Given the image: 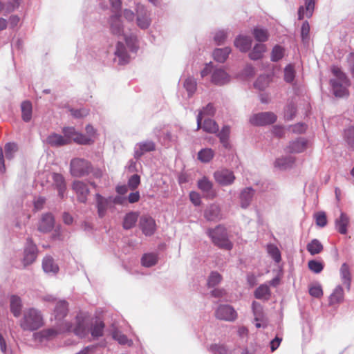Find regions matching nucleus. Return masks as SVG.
Instances as JSON below:
<instances>
[{
  "instance_id": "obj_1",
  "label": "nucleus",
  "mask_w": 354,
  "mask_h": 354,
  "mask_svg": "<svg viewBox=\"0 0 354 354\" xmlns=\"http://www.w3.org/2000/svg\"><path fill=\"white\" fill-rule=\"evenodd\" d=\"M44 324V317L40 310L35 308H29L24 310L19 320V326L23 330L34 331Z\"/></svg>"
},
{
  "instance_id": "obj_2",
  "label": "nucleus",
  "mask_w": 354,
  "mask_h": 354,
  "mask_svg": "<svg viewBox=\"0 0 354 354\" xmlns=\"http://www.w3.org/2000/svg\"><path fill=\"white\" fill-rule=\"evenodd\" d=\"M331 71L335 76L330 82L334 95L339 97L348 96V87L350 86L348 79L337 66H333Z\"/></svg>"
},
{
  "instance_id": "obj_3",
  "label": "nucleus",
  "mask_w": 354,
  "mask_h": 354,
  "mask_svg": "<svg viewBox=\"0 0 354 354\" xmlns=\"http://www.w3.org/2000/svg\"><path fill=\"white\" fill-rule=\"evenodd\" d=\"M111 6L113 15L109 19V28L112 34L115 35H122L124 26L121 20V5L120 0H109Z\"/></svg>"
},
{
  "instance_id": "obj_4",
  "label": "nucleus",
  "mask_w": 354,
  "mask_h": 354,
  "mask_svg": "<svg viewBox=\"0 0 354 354\" xmlns=\"http://www.w3.org/2000/svg\"><path fill=\"white\" fill-rule=\"evenodd\" d=\"M68 324L72 326L68 332L72 331L79 337L84 338L89 334L92 319L86 313L80 312L75 317L74 324Z\"/></svg>"
},
{
  "instance_id": "obj_5",
  "label": "nucleus",
  "mask_w": 354,
  "mask_h": 354,
  "mask_svg": "<svg viewBox=\"0 0 354 354\" xmlns=\"http://www.w3.org/2000/svg\"><path fill=\"white\" fill-rule=\"evenodd\" d=\"M207 234L213 243L218 248L227 250L232 248L233 244L228 239L226 229L224 227L218 225L214 229H209Z\"/></svg>"
},
{
  "instance_id": "obj_6",
  "label": "nucleus",
  "mask_w": 354,
  "mask_h": 354,
  "mask_svg": "<svg viewBox=\"0 0 354 354\" xmlns=\"http://www.w3.org/2000/svg\"><path fill=\"white\" fill-rule=\"evenodd\" d=\"M71 327L72 326L68 323L64 324H64L56 323L55 327L44 329L36 333L35 335V338L41 342L44 340H50L61 333L68 332L71 330Z\"/></svg>"
},
{
  "instance_id": "obj_7",
  "label": "nucleus",
  "mask_w": 354,
  "mask_h": 354,
  "mask_svg": "<svg viewBox=\"0 0 354 354\" xmlns=\"http://www.w3.org/2000/svg\"><path fill=\"white\" fill-rule=\"evenodd\" d=\"M90 163L82 158H75L71 162V174L73 176L81 177L88 174Z\"/></svg>"
},
{
  "instance_id": "obj_8",
  "label": "nucleus",
  "mask_w": 354,
  "mask_h": 354,
  "mask_svg": "<svg viewBox=\"0 0 354 354\" xmlns=\"http://www.w3.org/2000/svg\"><path fill=\"white\" fill-rule=\"evenodd\" d=\"M64 138L68 141V144L71 140L80 145H90L91 138L78 133L74 127H64L62 130Z\"/></svg>"
},
{
  "instance_id": "obj_9",
  "label": "nucleus",
  "mask_w": 354,
  "mask_h": 354,
  "mask_svg": "<svg viewBox=\"0 0 354 354\" xmlns=\"http://www.w3.org/2000/svg\"><path fill=\"white\" fill-rule=\"evenodd\" d=\"M277 120V115L272 112H262L252 115L250 122L255 126H264L274 123Z\"/></svg>"
},
{
  "instance_id": "obj_10",
  "label": "nucleus",
  "mask_w": 354,
  "mask_h": 354,
  "mask_svg": "<svg viewBox=\"0 0 354 354\" xmlns=\"http://www.w3.org/2000/svg\"><path fill=\"white\" fill-rule=\"evenodd\" d=\"M214 178L216 182L222 186L232 185L236 178L233 171L227 169H220L216 171Z\"/></svg>"
},
{
  "instance_id": "obj_11",
  "label": "nucleus",
  "mask_w": 354,
  "mask_h": 354,
  "mask_svg": "<svg viewBox=\"0 0 354 354\" xmlns=\"http://www.w3.org/2000/svg\"><path fill=\"white\" fill-rule=\"evenodd\" d=\"M216 318L232 322L237 317V313L236 310L230 305H221L219 306L215 312Z\"/></svg>"
},
{
  "instance_id": "obj_12",
  "label": "nucleus",
  "mask_w": 354,
  "mask_h": 354,
  "mask_svg": "<svg viewBox=\"0 0 354 354\" xmlns=\"http://www.w3.org/2000/svg\"><path fill=\"white\" fill-rule=\"evenodd\" d=\"M95 199L97 214L100 218H103L106 215L107 210L113 207L111 196L106 198L97 193L95 195Z\"/></svg>"
},
{
  "instance_id": "obj_13",
  "label": "nucleus",
  "mask_w": 354,
  "mask_h": 354,
  "mask_svg": "<svg viewBox=\"0 0 354 354\" xmlns=\"http://www.w3.org/2000/svg\"><path fill=\"white\" fill-rule=\"evenodd\" d=\"M68 312V304L65 300H59L55 303L53 316L57 324H66L63 319Z\"/></svg>"
},
{
  "instance_id": "obj_14",
  "label": "nucleus",
  "mask_w": 354,
  "mask_h": 354,
  "mask_svg": "<svg viewBox=\"0 0 354 354\" xmlns=\"http://www.w3.org/2000/svg\"><path fill=\"white\" fill-rule=\"evenodd\" d=\"M72 189L75 192L77 200L85 203L90 192L88 185L82 181L75 180L73 183Z\"/></svg>"
},
{
  "instance_id": "obj_15",
  "label": "nucleus",
  "mask_w": 354,
  "mask_h": 354,
  "mask_svg": "<svg viewBox=\"0 0 354 354\" xmlns=\"http://www.w3.org/2000/svg\"><path fill=\"white\" fill-rule=\"evenodd\" d=\"M156 149V145L151 140H146L137 143L134 147V158L139 159L143 154Z\"/></svg>"
},
{
  "instance_id": "obj_16",
  "label": "nucleus",
  "mask_w": 354,
  "mask_h": 354,
  "mask_svg": "<svg viewBox=\"0 0 354 354\" xmlns=\"http://www.w3.org/2000/svg\"><path fill=\"white\" fill-rule=\"evenodd\" d=\"M37 249L31 240H28L24 250V264L25 266L32 263L37 258Z\"/></svg>"
},
{
  "instance_id": "obj_17",
  "label": "nucleus",
  "mask_w": 354,
  "mask_h": 354,
  "mask_svg": "<svg viewBox=\"0 0 354 354\" xmlns=\"http://www.w3.org/2000/svg\"><path fill=\"white\" fill-rule=\"evenodd\" d=\"M150 13L143 6L138 7L137 25L142 29H147L151 24Z\"/></svg>"
},
{
  "instance_id": "obj_18",
  "label": "nucleus",
  "mask_w": 354,
  "mask_h": 354,
  "mask_svg": "<svg viewBox=\"0 0 354 354\" xmlns=\"http://www.w3.org/2000/svg\"><path fill=\"white\" fill-rule=\"evenodd\" d=\"M140 225L146 236L152 235L156 230L155 221L149 216H142L140 218Z\"/></svg>"
},
{
  "instance_id": "obj_19",
  "label": "nucleus",
  "mask_w": 354,
  "mask_h": 354,
  "mask_svg": "<svg viewBox=\"0 0 354 354\" xmlns=\"http://www.w3.org/2000/svg\"><path fill=\"white\" fill-rule=\"evenodd\" d=\"M55 224V220L51 214L47 213L42 216L39 225L38 230L43 232L47 233L50 232Z\"/></svg>"
},
{
  "instance_id": "obj_20",
  "label": "nucleus",
  "mask_w": 354,
  "mask_h": 354,
  "mask_svg": "<svg viewBox=\"0 0 354 354\" xmlns=\"http://www.w3.org/2000/svg\"><path fill=\"white\" fill-rule=\"evenodd\" d=\"M230 81V75L222 68L215 69L212 75V82L216 85L222 86Z\"/></svg>"
},
{
  "instance_id": "obj_21",
  "label": "nucleus",
  "mask_w": 354,
  "mask_h": 354,
  "mask_svg": "<svg viewBox=\"0 0 354 354\" xmlns=\"http://www.w3.org/2000/svg\"><path fill=\"white\" fill-rule=\"evenodd\" d=\"M308 140L304 138H299L290 142L288 147V151L290 153H301L308 147Z\"/></svg>"
},
{
  "instance_id": "obj_22",
  "label": "nucleus",
  "mask_w": 354,
  "mask_h": 354,
  "mask_svg": "<svg viewBox=\"0 0 354 354\" xmlns=\"http://www.w3.org/2000/svg\"><path fill=\"white\" fill-rule=\"evenodd\" d=\"M116 59L119 64L124 65L129 62V55L124 46V44L122 41H118L116 46V50L115 52Z\"/></svg>"
},
{
  "instance_id": "obj_23",
  "label": "nucleus",
  "mask_w": 354,
  "mask_h": 354,
  "mask_svg": "<svg viewBox=\"0 0 354 354\" xmlns=\"http://www.w3.org/2000/svg\"><path fill=\"white\" fill-rule=\"evenodd\" d=\"M350 219L348 215L344 212H341L339 218L335 221V229L342 234L347 233V227L349 225Z\"/></svg>"
},
{
  "instance_id": "obj_24",
  "label": "nucleus",
  "mask_w": 354,
  "mask_h": 354,
  "mask_svg": "<svg viewBox=\"0 0 354 354\" xmlns=\"http://www.w3.org/2000/svg\"><path fill=\"white\" fill-rule=\"evenodd\" d=\"M305 7L300 6L298 10V18L299 20L304 17L310 18L313 13L315 8V0H304Z\"/></svg>"
},
{
  "instance_id": "obj_25",
  "label": "nucleus",
  "mask_w": 354,
  "mask_h": 354,
  "mask_svg": "<svg viewBox=\"0 0 354 354\" xmlns=\"http://www.w3.org/2000/svg\"><path fill=\"white\" fill-rule=\"evenodd\" d=\"M198 188L206 195L208 198H214L215 193L212 189V183L205 176L203 177L198 181Z\"/></svg>"
},
{
  "instance_id": "obj_26",
  "label": "nucleus",
  "mask_w": 354,
  "mask_h": 354,
  "mask_svg": "<svg viewBox=\"0 0 354 354\" xmlns=\"http://www.w3.org/2000/svg\"><path fill=\"white\" fill-rule=\"evenodd\" d=\"M23 304L21 298L17 295H11L10 297V308L14 317H19L21 313Z\"/></svg>"
},
{
  "instance_id": "obj_27",
  "label": "nucleus",
  "mask_w": 354,
  "mask_h": 354,
  "mask_svg": "<svg viewBox=\"0 0 354 354\" xmlns=\"http://www.w3.org/2000/svg\"><path fill=\"white\" fill-rule=\"evenodd\" d=\"M52 179L53 185L57 189L59 196L63 198L66 190V183L64 176L59 174L53 173L52 174Z\"/></svg>"
},
{
  "instance_id": "obj_28",
  "label": "nucleus",
  "mask_w": 354,
  "mask_h": 354,
  "mask_svg": "<svg viewBox=\"0 0 354 354\" xmlns=\"http://www.w3.org/2000/svg\"><path fill=\"white\" fill-rule=\"evenodd\" d=\"M250 37L239 35L234 40V46L241 52L248 51L252 46Z\"/></svg>"
},
{
  "instance_id": "obj_29",
  "label": "nucleus",
  "mask_w": 354,
  "mask_h": 354,
  "mask_svg": "<svg viewBox=\"0 0 354 354\" xmlns=\"http://www.w3.org/2000/svg\"><path fill=\"white\" fill-rule=\"evenodd\" d=\"M42 268L45 272L55 274L58 272L59 267L50 256H46L42 261Z\"/></svg>"
},
{
  "instance_id": "obj_30",
  "label": "nucleus",
  "mask_w": 354,
  "mask_h": 354,
  "mask_svg": "<svg viewBox=\"0 0 354 354\" xmlns=\"http://www.w3.org/2000/svg\"><path fill=\"white\" fill-rule=\"evenodd\" d=\"M254 190L251 187L243 189L240 194V203L242 208H247L251 203Z\"/></svg>"
},
{
  "instance_id": "obj_31",
  "label": "nucleus",
  "mask_w": 354,
  "mask_h": 354,
  "mask_svg": "<svg viewBox=\"0 0 354 354\" xmlns=\"http://www.w3.org/2000/svg\"><path fill=\"white\" fill-rule=\"evenodd\" d=\"M46 142L48 145L52 147H60L68 145V141L66 138H64L62 135L55 133L50 134L46 138Z\"/></svg>"
},
{
  "instance_id": "obj_32",
  "label": "nucleus",
  "mask_w": 354,
  "mask_h": 354,
  "mask_svg": "<svg viewBox=\"0 0 354 354\" xmlns=\"http://www.w3.org/2000/svg\"><path fill=\"white\" fill-rule=\"evenodd\" d=\"M339 274L342 283L346 286L348 290H350L351 283V273L349 266L344 263L340 268Z\"/></svg>"
},
{
  "instance_id": "obj_33",
  "label": "nucleus",
  "mask_w": 354,
  "mask_h": 354,
  "mask_svg": "<svg viewBox=\"0 0 354 354\" xmlns=\"http://www.w3.org/2000/svg\"><path fill=\"white\" fill-rule=\"evenodd\" d=\"M344 297L343 288L340 285H338L329 297V304L333 306L339 304L344 301Z\"/></svg>"
},
{
  "instance_id": "obj_34",
  "label": "nucleus",
  "mask_w": 354,
  "mask_h": 354,
  "mask_svg": "<svg viewBox=\"0 0 354 354\" xmlns=\"http://www.w3.org/2000/svg\"><path fill=\"white\" fill-rule=\"evenodd\" d=\"M216 112L214 106L209 103L202 110H201L197 115V129L201 127V122L205 116H213Z\"/></svg>"
},
{
  "instance_id": "obj_35",
  "label": "nucleus",
  "mask_w": 354,
  "mask_h": 354,
  "mask_svg": "<svg viewBox=\"0 0 354 354\" xmlns=\"http://www.w3.org/2000/svg\"><path fill=\"white\" fill-rule=\"evenodd\" d=\"M295 162V158L292 156H286L277 158L274 162V167L281 169L285 170L292 166Z\"/></svg>"
},
{
  "instance_id": "obj_36",
  "label": "nucleus",
  "mask_w": 354,
  "mask_h": 354,
  "mask_svg": "<svg viewBox=\"0 0 354 354\" xmlns=\"http://www.w3.org/2000/svg\"><path fill=\"white\" fill-rule=\"evenodd\" d=\"M204 131L209 133H216L218 131V125L212 119H205L203 122L201 124V127Z\"/></svg>"
},
{
  "instance_id": "obj_37",
  "label": "nucleus",
  "mask_w": 354,
  "mask_h": 354,
  "mask_svg": "<svg viewBox=\"0 0 354 354\" xmlns=\"http://www.w3.org/2000/svg\"><path fill=\"white\" fill-rule=\"evenodd\" d=\"M104 324L100 320L92 321V325L90 326L89 333L93 338H97L102 336Z\"/></svg>"
},
{
  "instance_id": "obj_38",
  "label": "nucleus",
  "mask_w": 354,
  "mask_h": 354,
  "mask_svg": "<svg viewBox=\"0 0 354 354\" xmlns=\"http://www.w3.org/2000/svg\"><path fill=\"white\" fill-rule=\"evenodd\" d=\"M230 53L231 49L229 47L216 48L213 52V56L216 61L223 63L227 59Z\"/></svg>"
},
{
  "instance_id": "obj_39",
  "label": "nucleus",
  "mask_w": 354,
  "mask_h": 354,
  "mask_svg": "<svg viewBox=\"0 0 354 354\" xmlns=\"http://www.w3.org/2000/svg\"><path fill=\"white\" fill-rule=\"evenodd\" d=\"M205 218L209 221H216L220 218V208L217 205H211L205 212Z\"/></svg>"
},
{
  "instance_id": "obj_40",
  "label": "nucleus",
  "mask_w": 354,
  "mask_h": 354,
  "mask_svg": "<svg viewBox=\"0 0 354 354\" xmlns=\"http://www.w3.org/2000/svg\"><path fill=\"white\" fill-rule=\"evenodd\" d=\"M221 143L225 148L230 147L229 137L230 134V127L227 125L224 126L221 131L217 132Z\"/></svg>"
},
{
  "instance_id": "obj_41",
  "label": "nucleus",
  "mask_w": 354,
  "mask_h": 354,
  "mask_svg": "<svg viewBox=\"0 0 354 354\" xmlns=\"http://www.w3.org/2000/svg\"><path fill=\"white\" fill-rule=\"evenodd\" d=\"M158 256L155 253H146L141 259V263L144 267L149 268L156 264Z\"/></svg>"
},
{
  "instance_id": "obj_42",
  "label": "nucleus",
  "mask_w": 354,
  "mask_h": 354,
  "mask_svg": "<svg viewBox=\"0 0 354 354\" xmlns=\"http://www.w3.org/2000/svg\"><path fill=\"white\" fill-rule=\"evenodd\" d=\"M138 214L136 212H129L126 214L123 221V227L126 230L132 228L138 221Z\"/></svg>"
},
{
  "instance_id": "obj_43",
  "label": "nucleus",
  "mask_w": 354,
  "mask_h": 354,
  "mask_svg": "<svg viewBox=\"0 0 354 354\" xmlns=\"http://www.w3.org/2000/svg\"><path fill=\"white\" fill-rule=\"evenodd\" d=\"M21 116L25 122H29L32 118V104L29 101H24L21 103Z\"/></svg>"
},
{
  "instance_id": "obj_44",
  "label": "nucleus",
  "mask_w": 354,
  "mask_h": 354,
  "mask_svg": "<svg viewBox=\"0 0 354 354\" xmlns=\"http://www.w3.org/2000/svg\"><path fill=\"white\" fill-rule=\"evenodd\" d=\"M271 82V77L269 75H260L254 84L255 88L260 91L265 90Z\"/></svg>"
},
{
  "instance_id": "obj_45",
  "label": "nucleus",
  "mask_w": 354,
  "mask_h": 354,
  "mask_svg": "<svg viewBox=\"0 0 354 354\" xmlns=\"http://www.w3.org/2000/svg\"><path fill=\"white\" fill-rule=\"evenodd\" d=\"M214 156V151L209 148L201 149L198 153V158L202 162H209Z\"/></svg>"
},
{
  "instance_id": "obj_46",
  "label": "nucleus",
  "mask_w": 354,
  "mask_h": 354,
  "mask_svg": "<svg viewBox=\"0 0 354 354\" xmlns=\"http://www.w3.org/2000/svg\"><path fill=\"white\" fill-rule=\"evenodd\" d=\"M270 295L269 286L267 284H262L254 291V297L259 299H268Z\"/></svg>"
},
{
  "instance_id": "obj_47",
  "label": "nucleus",
  "mask_w": 354,
  "mask_h": 354,
  "mask_svg": "<svg viewBox=\"0 0 354 354\" xmlns=\"http://www.w3.org/2000/svg\"><path fill=\"white\" fill-rule=\"evenodd\" d=\"M266 48L264 44H256L253 48L252 52L249 54L250 58L253 60H257L263 57Z\"/></svg>"
},
{
  "instance_id": "obj_48",
  "label": "nucleus",
  "mask_w": 354,
  "mask_h": 354,
  "mask_svg": "<svg viewBox=\"0 0 354 354\" xmlns=\"http://www.w3.org/2000/svg\"><path fill=\"white\" fill-rule=\"evenodd\" d=\"M307 250L311 255H315L323 250V245L319 240L313 239L307 245Z\"/></svg>"
},
{
  "instance_id": "obj_49",
  "label": "nucleus",
  "mask_w": 354,
  "mask_h": 354,
  "mask_svg": "<svg viewBox=\"0 0 354 354\" xmlns=\"http://www.w3.org/2000/svg\"><path fill=\"white\" fill-rule=\"evenodd\" d=\"M252 310L254 315L255 322H264V315L263 313V308L260 304L257 301L252 303Z\"/></svg>"
},
{
  "instance_id": "obj_50",
  "label": "nucleus",
  "mask_w": 354,
  "mask_h": 354,
  "mask_svg": "<svg viewBox=\"0 0 354 354\" xmlns=\"http://www.w3.org/2000/svg\"><path fill=\"white\" fill-rule=\"evenodd\" d=\"M125 43L131 52L135 53L138 50V39L135 35H124Z\"/></svg>"
},
{
  "instance_id": "obj_51",
  "label": "nucleus",
  "mask_w": 354,
  "mask_h": 354,
  "mask_svg": "<svg viewBox=\"0 0 354 354\" xmlns=\"http://www.w3.org/2000/svg\"><path fill=\"white\" fill-rule=\"evenodd\" d=\"M4 149L6 158L9 160L14 158L15 153L18 150L17 145L13 142L7 143L5 145Z\"/></svg>"
},
{
  "instance_id": "obj_52",
  "label": "nucleus",
  "mask_w": 354,
  "mask_h": 354,
  "mask_svg": "<svg viewBox=\"0 0 354 354\" xmlns=\"http://www.w3.org/2000/svg\"><path fill=\"white\" fill-rule=\"evenodd\" d=\"M208 350L213 354H230V350L223 344H211Z\"/></svg>"
},
{
  "instance_id": "obj_53",
  "label": "nucleus",
  "mask_w": 354,
  "mask_h": 354,
  "mask_svg": "<svg viewBox=\"0 0 354 354\" xmlns=\"http://www.w3.org/2000/svg\"><path fill=\"white\" fill-rule=\"evenodd\" d=\"M267 251L276 263H279L281 261V253L276 245L273 244L268 245Z\"/></svg>"
},
{
  "instance_id": "obj_54",
  "label": "nucleus",
  "mask_w": 354,
  "mask_h": 354,
  "mask_svg": "<svg viewBox=\"0 0 354 354\" xmlns=\"http://www.w3.org/2000/svg\"><path fill=\"white\" fill-rule=\"evenodd\" d=\"M184 87L188 93L189 96H192L196 90V82L193 77H188L185 80Z\"/></svg>"
},
{
  "instance_id": "obj_55",
  "label": "nucleus",
  "mask_w": 354,
  "mask_h": 354,
  "mask_svg": "<svg viewBox=\"0 0 354 354\" xmlns=\"http://www.w3.org/2000/svg\"><path fill=\"white\" fill-rule=\"evenodd\" d=\"M284 55V48L281 46L276 45L271 53V60L277 62L280 60Z\"/></svg>"
},
{
  "instance_id": "obj_56",
  "label": "nucleus",
  "mask_w": 354,
  "mask_h": 354,
  "mask_svg": "<svg viewBox=\"0 0 354 354\" xmlns=\"http://www.w3.org/2000/svg\"><path fill=\"white\" fill-rule=\"evenodd\" d=\"M113 337L120 344H127L128 346H131L132 344V341L129 339L125 335L122 334L120 331H114L113 333Z\"/></svg>"
},
{
  "instance_id": "obj_57",
  "label": "nucleus",
  "mask_w": 354,
  "mask_h": 354,
  "mask_svg": "<svg viewBox=\"0 0 354 354\" xmlns=\"http://www.w3.org/2000/svg\"><path fill=\"white\" fill-rule=\"evenodd\" d=\"M295 77V71L292 64H288L284 68V80L288 83L293 82Z\"/></svg>"
},
{
  "instance_id": "obj_58",
  "label": "nucleus",
  "mask_w": 354,
  "mask_h": 354,
  "mask_svg": "<svg viewBox=\"0 0 354 354\" xmlns=\"http://www.w3.org/2000/svg\"><path fill=\"white\" fill-rule=\"evenodd\" d=\"M254 38L261 42L266 41L268 38V33L266 29L263 28H254L253 31Z\"/></svg>"
},
{
  "instance_id": "obj_59",
  "label": "nucleus",
  "mask_w": 354,
  "mask_h": 354,
  "mask_svg": "<svg viewBox=\"0 0 354 354\" xmlns=\"http://www.w3.org/2000/svg\"><path fill=\"white\" fill-rule=\"evenodd\" d=\"M222 280L221 275L217 272H212L207 280V285L214 287L218 284Z\"/></svg>"
},
{
  "instance_id": "obj_60",
  "label": "nucleus",
  "mask_w": 354,
  "mask_h": 354,
  "mask_svg": "<svg viewBox=\"0 0 354 354\" xmlns=\"http://www.w3.org/2000/svg\"><path fill=\"white\" fill-rule=\"evenodd\" d=\"M308 268L313 272L318 274L321 272L324 268L323 264L315 260H311L309 261L308 263Z\"/></svg>"
},
{
  "instance_id": "obj_61",
  "label": "nucleus",
  "mask_w": 354,
  "mask_h": 354,
  "mask_svg": "<svg viewBox=\"0 0 354 354\" xmlns=\"http://www.w3.org/2000/svg\"><path fill=\"white\" fill-rule=\"evenodd\" d=\"M316 224L319 227H324L327 224V218L325 212H319L315 214Z\"/></svg>"
},
{
  "instance_id": "obj_62",
  "label": "nucleus",
  "mask_w": 354,
  "mask_h": 354,
  "mask_svg": "<svg viewBox=\"0 0 354 354\" xmlns=\"http://www.w3.org/2000/svg\"><path fill=\"white\" fill-rule=\"evenodd\" d=\"M310 26L307 21H304L301 28V37L304 42L309 39Z\"/></svg>"
},
{
  "instance_id": "obj_63",
  "label": "nucleus",
  "mask_w": 354,
  "mask_h": 354,
  "mask_svg": "<svg viewBox=\"0 0 354 354\" xmlns=\"http://www.w3.org/2000/svg\"><path fill=\"white\" fill-rule=\"evenodd\" d=\"M344 136L348 144L354 147V127L348 128L344 132Z\"/></svg>"
},
{
  "instance_id": "obj_64",
  "label": "nucleus",
  "mask_w": 354,
  "mask_h": 354,
  "mask_svg": "<svg viewBox=\"0 0 354 354\" xmlns=\"http://www.w3.org/2000/svg\"><path fill=\"white\" fill-rule=\"evenodd\" d=\"M309 293L312 297H314L316 298H319V297H322L323 295L322 286L319 284L312 286L309 288Z\"/></svg>"
}]
</instances>
